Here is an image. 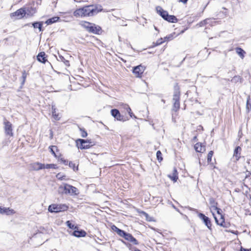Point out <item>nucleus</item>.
I'll return each mask as SVG.
<instances>
[{"instance_id": "obj_13", "label": "nucleus", "mask_w": 251, "mask_h": 251, "mask_svg": "<svg viewBox=\"0 0 251 251\" xmlns=\"http://www.w3.org/2000/svg\"><path fill=\"white\" fill-rule=\"evenodd\" d=\"M111 114L113 117L118 121H123V116L120 114L119 111L116 109H112Z\"/></svg>"}, {"instance_id": "obj_10", "label": "nucleus", "mask_w": 251, "mask_h": 251, "mask_svg": "<svg viewBox=\"0 0 251 251\" xmlns=\"http://www.w3.org/2000/svg\"><path fill=\"white\" fill-rule=\"evenodd\" d=\"M11 17H16L17 19H21L26 16L25 10L24 8H21L16 12L10 14Z\"/></svg>"}, {"instance_id": "obj_21", "label": "nucleus", "mask_w": 251, "mask_h": 251, "mask_svg": "<svg viewBox=\"0 0 251 251\" xmlns=\"http://www.w3.org/2000/svg\"><path fill=\"white\" fill-rule=\"evenodd\" d=\"M168 177L174 182L176 181L178 179V176L176 169H174L172 174L168 175Z\"/></svg>"}, {"instance_id": "obj_53", "label": "nucleus", "mask_w": 251, "mask_h": 251, "mask_svg": "<svg viewBox=\"0 0 251 251\" xmlns=\"http://www.w3.org/2000/svg\"><path fill=\"white\" fill-rule=\"evenodd\" d=\"M154 29H155L156 30H157V28L155 26H154Z\"/></svg>"}, {"instance_id": "obj_2", "label": "nucleus", "mask_w": 251, "mask_h": 251, "mask_svg": "<svg viewBox=\"0 0 251 251\" xmlns=\"http://www.w3.org/2000/svg\"><path fill=\"white\" fill-rule=\"evenodd\" d=\"M59 193L65 194L78 195L79 194L78 189L72 185L68 184H63L59 187Z\"/></svg>"}, {"instance_id": "obj_30", "label": "nucleus", "mask_w": 251, "mask_h": 251, "mask_svg": "<svg viewBox=\"0 0 251 251\" xmlns=\"http://www.w3.org/2000/svg\"><path fill=\"white\" fill-rule=\"evenodd\" d=\"M69 167L72 168L74 171H76L78 170V165L76 166L75 164L74 163L72 162H70L69 163Z\"/></svg>"}, {"instance_id": "obj_11", "label": "nucleus", "mask_w": 251, "mask_h": 251, "mask_svg": "<svg viewBox=\"0 0 251 251\" xmlns=\"http://www.w3.org/2000/svg\"><path fill=\"white\" fill-rule=\"evenodd\" d=\"M198 216L200 218V219H201V220H202L203 221V222L204 223V224L205 225V226L209 229H211V222H210L209 218L208 217L205 216L202 213H199L198 214Z\"/></svg>"}, {"instance_id": "obj_36", "label": "nucleus", "mask_w": 251, "mask_h": 251, "mask_svg": "<svg viewBox=\"0 0 251 251\" xmlns=\"http://www.w3.org/2000/svg\"><path fill=\"white\" fill-rule=\"evenodd\" d=\"M56 177L57 179H59V180H63V179H65V176H64L63 174L62 173H58L56 175Z\"/></svg>"}, {"instance_id": "obj_19", "label": "nucleus", "mask_w": 251, "mask_h": 251, "mask_svg": "<svg viewBox=\"0 0 251 251\" xmlns=\"http://www.w3.org/2000/svg\"><path fill=\"white\" fill-rule=\"evenodd\" d=\"M51 110H52V115L53 118L55 120H59L60 119V117L58 114L56 113V108L55 107V104H52L51 105Z\"/></svg>"}, {"instance_id": "obj_33", "label": "nucleus", "mask_w": 251, "mask_h": 251, "mask_svg": "<svg viewBox=\"0 0 251 251\" xmlns=\"http://www.w3.org/2000/svg\"><path fill=\"white\" fill-rule=\"evenodd\" d=\"M133 238V236L131 234H129V233H126V235H125V239L128 241H130L132 239V238Z\"/></svg>"}, {"instance_id": "obj_56", "label": "nucleus", "mask_w": 251, "mask_h": 251, "mask_svg": "<svg viewBox=\"0 0 251 251\" xmlns=\"http://www.w3.org/2000/svg\"><path fill=\"white\" fill-rule=\"evenodd\" d=\"M248 173L249 174V175H251V173L250 172H248Z\"/></svg>"}, {"instance_id": "obj_5", "label": "nucleus", "mask_w": 251, "mask_h": 251, "mask_svg": "<svg viewBox=\"0 0 251 251\" xmlns=\"http://www.w3.org/2000/svg\"><path fill=\"white\" fill-rule=\"evenodd\" d=\"M68 208V206L65 204H52L49 206L48 210L51 213H58L65 211Z\"/></svg>"}, {"instance_id": "obj_25", "label": "nucleus", "mask_w": 251, "mask_h": 251, "mask_svg": "<svg viewBox=\"0 0 251 251\" xmlns=\"http://www.w3.org/2000/svg\"><path fill=\"white\" fill-rule=\"evenodd\" d=\"M32 25L34 28H38L39 29V31H42V24L40 22H35L32 24Z\"/></svg>"}, {"instance_id": "obj_9", "label": "nucleus", "mask_w": 251, "mask_h": 251, "mask_svg": "<svg viewBox=\"0 0 251 251\" xmlns=\"http://www.w3.org/2000/svg\"><path fill=\"white\" fill-rule=\"evenodd\" d=\"M145 70V67L141 65L134 67L133 69V73L136 77H141L142 75Z\"/></svg>"}, {"instance_id": "obj_34", "label": "nucleus", "mask_w": 251, "mask_h": 251, "mask_svg": "<svg viewBox=\"0 0 251 251\" xmlns=\"http://www.w3.org/2000/svg\"><path fill=\"white\" fill-rule=\"evenodd\" d=\"M27 73H26L25 71H24L22 72V78H23V81L22 82V84H24L25 82L26 76H27Z\"/></svg>"}, {"instance_id": "obj_41", "label": "nucleus", "mask_w": 251, "mask_h": 251, "mask_svg": "<svg viewBox=\"0 0 251 251\" xmlns=\"http://www.w3.org/2000/svg\"><path fill=\"white\" fill-rule=\"evenodd\" d=\"M125 108L126 109L127 111L128 112L130 117H132L133 116V113L131 112V108L127 105H125Z\"/></svg>"}, {"instance_id": "obj_37", "label": "nucleus", "mask_w": 251, "mask_h": 251, "mask_svg": "<svg viewBox=\"0 0 251 251\" xmlns=\"http://www.w3.org/2000/svg\"><path fill=\"white\" fill-rule=\"evenodd\" d=\"M213 155V151H210L207 155V162H210L211 161L212 157Z\"/></svg>"}, {"instance_id": "obj_6", "label": "nucleus", "mask_w": 251, "mask_h": 251, "mask_svg": "<svg viewBox=\"0 0 251 251\" xmlns=\"http://www.w3.org/2000/svg\"><path fill=\"white\" fill-rule=\"evenodd\" d=\"M76 144L78 149L81 150L89 149L94 145L91 140L81 139L76 140Z\"/></svg>"}, {"instance_id": "obj_29", "label": "nucleus", "mask_w": 251, "mask_h": 251, "mask_svg": "<svg viewBox=\"0 0 251 251\" xmlns=\"http://www.w3.org/2000/svg\"><path fill=\"white\" fill-rule=\"evenodd\" d=\"M66 224L70 228L74 229H77V226L74 224H72L70 221H67L66 222Z\"/></svg>"}, {"instance_id": "obj_45", "label": "nucleus", "mask_w": 251, "mask_h": 251, "mask_svg": "<svg viewBox=\"0 0 251 251\" xmlns=\"http://www.w3.org/2000/svg\"><path fill=\"white\" fill-rule=\"evenodd\" d=\"M61 163H63L65 165H67L68 161L64 158H61L60 159Z\"/></svg>"}, {"instance_id": "obj_32", "label": "nucleus", "mask_w": 251, "mask_h": 251, "mask_svg": "<svg viewBox=\"0 0 251 251\" xmlns=\"http://www.w3.org/2000/svg\"><path fill=\"white\" fill-rule=\"evenodd\" d=\"M164 42H165L164 40H163V39L162 38H160V39L157 40L155 43H153L154 46L160 45Z\"/></svg>"}, {"instance_id": "obj_42", "label": "nucleus", "mask_w": 251, "mask_h": 251, "mask_svg": "<svg viewBox=\"0 0 251 251\" xmlns=\"http://www.w3.org/2000/svg\"><path fill=\"white\" fill-rule=\"evenodd\" d=\"M210 21V19H206L200 23V26H203L209 23V21Z\"/></svg>"}, {"instance_id": "obj_46", "label": "nucleus", "mask_w": 251, "mask_h": 251, "mask_svg": "<svg viewBox=\"0 0 251 251\" xmlns=\"http://www.w3.org/2000/svg\"><path fill=\"white\" fill-rule=\"evenodd\" d=\"M112 228L113 230H114L115 232H116L117 233V230H120V229L118 228L117 226H112Z\"/></svg>"}, {"instance_id": "obj_12", "label": "nucleus", "mask_w": 251, "mask_h": 251, "mask_svg": "<svg viewBox=\"0 0 251 251\" xmlns=\"http://www.w3.org/2000/svg\"><path fill=\"white\" fill-rule=\"evenodd\" d=\"M15 211L9 207H1L0 206V214H6V215H11L14 214Z\"/></svg>"}, {"instance_id": "obj_55", "label": "nucleus", "mask_w": 251, "mask_h": 251, "mask_svg": "<svg viewBox=\"0 0 251 251\" xmlns=\"http://www.w3.org/2000/svg\"><path fill=\"white\" fill-rule=\"evenodd\" d=\"M63 60H65V59L64 58V57H62V60L63 61Z\"/></svg>"}, {"instance_id": "obj_20", "label": "nucleus", "mask_w": 251, "mask_h": 251, "mask_svg": "<svg viewBox=\"0 0 251 251\" xmlns=\"http://www.w3.org/2000/svg\"><path fill=\"white\" fill-rule=\"evenodd\" d=\"M45 53L44 52H41L37 56V59L39 61L45 63L47 61L45 57Z\"/></svg>"}, {"instance_id": "obj_23", "label": "nucleus", "mask_w": 251, "mask_h": 251, "mask_svg": "<svg viewBox=\"0 0 251 251\" xmlns=\"http://www.w3.org/2000/svg\"><path fill=\"white\" fill-rule=\"evenodd\" d=\"M236 52L242 59L244 58L246 52L240 48H237L236 49Z\"/></svg>"}, {"instance_id": "obj_7", "label": "nucleus", "mask_w": 251, "mask_h": 251, "mask_svg": "<svg viewBox=\"0 0 251 251\" xmlns=\"http://www.w3.org/2000/svg\"><path fill=\"white\" fill-rule=\"evenodd\" d=\"M180 92L178 90L176 89L173 95L174 105L173 110L177 111L180 107L179 103Z\"/></svg>"}, {"instance_id": "obj_39", "label": "nucleus", "mask_w": 251, "mask_h": 251, "mask_svg": "<svg viewBox=\"0 0 251 251\" xmlns=\"http://www.w3.org/2000/svg\"><path fill=\"white\" fill-rule=\"evenodd\" d=\"M161 152L160 151H158L156 152V157L158 161H161L162 160V157H161Z\"/></svg>"}, {"instance_id": "obj_52", "label": "nucleus", "mask_w": 251, "mask_h": 251, "mask_svg": "<svg viewBox=\"0 0 251 251\" xmlns=\"http://www.w3.org/2000/svg\"><path fill=\"white\" fill-rule=\"evenodd\" d=\"M231 233L235 234V232L234 231H230Z\"/></svg>"}, {"instance_id": "obj_50", "label": "nucleus", "mask_w": 251, "mask_h": 251, "mask_svg": "<svg viewBox=\"0 0 251 251\" xmlns=\"http://www.w3.org/2000/svg\"><path fill=\"white\" fill-rule=\"evenodd\" d=\"M197 140V136H194L193 139V141L195 142Z\"/></svg>"}, {"instance_id": "obj_40", "label": "nucleus", "mask_w": 251, "mask_h": 251, "mask_svg": "<svg viewBox=\"0 0 251 251\" xmlns=\"http://www.w3.org/2000/svg\"><path fill=\"white\" fill-rule=\"evenodd\" d=\"M140 213L141 214H142L143 215H144L145 217H146V219L147 221H151V219H150V217L149 216V215L147 213H146L144 211H141L140 212Z\"/></svg>"}, {"instance_id": "obj_31", "label": "nucleus", "mask_w": 251, "mask_h": 251, "mask_svg": "<svg viewBox=\"0 0 251 251\" xmlns=\"http://www.w3.org/2000/svg\"><path fill=\"white\" fill-rule=\"evenodd\" d=\"M79 130H80L81 136L82 137L85 138L87 136V133L84 129L82 128H79Z\"/></svg>"}, {"instance_id": "obj_51", "label": "nucleus", "mask_w": 251, "mask_h": 251, "mask_svg": "<svg viewBox=\"0 0 251 251\" xmlns=\"http://www.w3.org/2000/svg\"><path fill=\"white\" fill-rule=\"evenodd\" d=\"M134 251H141L139 249H136V250H135Z\"/></svg>"}, {"instance_id": "obj_47", "label": "nucleus", "mask_w": 251, "mask_h": 251, "mask_svg": "<svg viewBox=\"0 0 251 251\" xmlns=\"http://www.w3.org/2000/svg\"><path fill=\"white\" fill-rule=\"evenodd\" d=\"M241 251H251L250 249H245L242 247L241 248Z\"/></svg>"}, {"instance_id": "obj_24", "label": "nucleus", "mask_w": 251, "mask_h": 251, "mask_svg": "<svg viewBox=\"0 0 251 251\" xmlns=\"http://www.w3.org/2000/svg\"><path fill=\"white\" fill-rule=\"evenodd\" d=\"M59 19V18L58 17H52L51 18H50V19H48L46 22V23L47 25H50V24H53L54 23L56 22L57 21H58Z\"/></svg>"}, {"instance_id": "obj_49", "label": "nucleus", "mask_w": 251, "mask_h": 251, "mask_svg": "<svg viewBox=\"0 0 251 251\" xmlns=\"http://www.w3.org/2000/svg\"><path fill=\"white\" fill-rule=\"evenodd\" d=\"M188 0H179L180 1L184 3H185L187 2Z\"/></svg>"}, {"instance_id": "obj_18", "label": "nucleus", "mask_w": 251, "mask_h": 251, "mask_svg": "<svg viewBox=\"0 0 251 251\" xmlns=\"http://www.w3.org/2000/svg\"><path fill=\"white\" fill-rule=\"evenodd\" d=\"M214 218L216 223L218 225L222 226H225L224 225L225 223V219L224 216L222 215H220V216H219V219H218V218L215 216H214Z\"/></svg>"}, {"instance_id": "obj_27", "label": "nucleus", "mask_w": 251, "mask_h": 251, "mask_svg": "<svg viewBox=\"0 0 251 251\" xmlns=\"http://www.w3.org/2000/svg\"><path fill=\"white\" fill-rule=\"evenodd\" d=\"M57 168L56 165L54 164H44V169H56Z\"/></svg>"}, {"instance_id": "obj_26", "label": "nucleus", "mask_w": 251, "mask_h": 251, "mask_svg": "<svg viewBox=\"0 0 251 251\" xmlns=\"http://www.w3.org/2000/svg\"><path fill=\"white\" fill-rule=\"evenodd\" d=\"M50 152L51 153L55 156L56 157V155L55 154V151H57V148L55 146H51L49 147Z\"/></svg>"}, {"instance_id": "obj_43", "label": "nucleus", "mask_w": 251, "mask_h": 251, "mask_svg": "<svg viewBox=\"0 0 251 251\" xmlns=\"http://www.w3.org/2000/svg\"><path fill=\"white\" fill-rule=\"evenodd\" d=\"M130 242L134 245L138 244V242L137 240L134 237L132 238V239L130 241Z\"/></svg>"}, {"instance_id": "obj_16", "label": "nucleus", "mask_w": 251, "mask_h": 251, "mask_svg": "<svg viewBox=\"0 0 251 251\" xmlns=\"http://www.w3.org/2000/svg\"><path fill=\"white\" fill-rule=\"evenodd\" d=\"M86 233L83 230H78V228L75 229L72 235L77 237H81L85 236Z\"/></svg>"}, {"instance_id": "obj_54", "label": "nucleus", "mask_w": 251, "mask_h": 251, "mask_svg": "<svg viewBox=\"0 0 251 251\" xmlns=\"http://www.w3.org/2000/svg\"><path fill=\"white\" fill-rule=\"evenodd\" d=\"M154 29H155L156 30H157V28L155 26H154Z\"/></svg>"}, {"instance_id": "obj_28", "label": "nucleus", "mask_w": 251, "mask_h": 251, "mask_svg": "<svg viewBox=\"0 0 251 251\" xmlns=\"http://www.w3.org/2000/svg\"><path fill=\"white\" fill-rule=\"evenodd\" d=\"M209 202L211 204V208H216V206L217 205V203L215 202L214 200L212 198L210 199L209 200Z\"/></svg>"}, {"instance_id": "obj_1", "label": "nucleus", "mask_w": 251, "mask_h": 251, "mask_svg": "<svg viewBox=\"0 0 251 251\" xmlns=\"http://www.w3.org/2000/svg\"><path fill=\"white\" fill-rule=\"evenodd\" d=\"M101 9H98L93 5H88L76 10L74 12V15L76 17L92 16L101 11Z\"/></svg>"}, {"instance_id": "obj_48", "label": "nucleus", "mask_w": 251, "mask_h": 251, "mask_svg": "<svg viewBox=\"0 0 251 251\" xmlns=\"http://www.w3.org/2000/svg\"><path fill=\"white\" fill-rule=\"evenodd\" d=\"M64 63H65V65H66V66H69V61H68V60H65V61H64Z\"/></svg>"}, {"instance_id": "obj_44", "label": "nucleus", "mask_w": 251, "mask_h": 251, "mask_svg": "<svg viewBox=\"0 0 251 251\" xmlns=\"http://www.w3.org/2000/svg\"><path fill=\"white\" fill-rule=\"evenodd\" d=\"M212 210H215L217 211V213L218 215V216H220V215H222L221 213H220V211H221V209L220 208H218L217 206H216V208H213L212 209Z\"/></svg>"}, {"instance_id": "obj_15", "label": "nucleus", "mask_w": 251, "mask_h": 251, "mask_svg": "<svg viewBox=\"0 0 251 251\" xmlns=\"http://www.w3.org/2000/svg\"><path fill=\"white\" fill-rule=\"evenodd\" d=\"M195 151L198 152H203L205 151V147L201 143H198L194 146Z\"/></svg>"}, {"instance_id": "obj_38", "label": "nucleus", "mask_w": 251, "mask_h": 251, "mask_svg": "<svg viewBox=\"0 0 251 251\" xmlns=\"http://www.w3.org/2000/svg\"><path fill=\"white\" fill-rule=\"evenodd\" d=\"M117 233L121 237H124L126 234V232L121 229L117 230Z\"/></svg>"}, {"instance_id": "obj_35", "label": "nucleus", "mask_w": 251, "mask_h": 251, "mask_svg": "<svg viewBox=\"0 0 251 251\" xmlns=\"http://www.w3.org/2000/svg\"><path fill=\"white\" fill-rule=\"evenodd\" d=\"M175 34V33H173V34H171L169 35L168 36H166L164 39V41H165L167 40H172L174 38Z\"/></svg>"}, {"instance_id": "obj_4", "label": "nucleus", "mask_w": 251, "mask_h": 251, "mask_svg": "<svg viewBox=\"0 0 251 251\" xmlns=\"http://www.w3.org/2000/svg\"><path fill=\"white\" fill-rule=\"evenodd\" d=\"M157 13L164 20L171 23L177 22L176 18L173 15H169L167 11L164 10L161 7L158 6L156 7Z\"/></svg>"}, {"instance_id": "obj_8", "label": "nucleus", "mask_w": 251, "mask_h": 251, "mask_svg": "<svg viewBox=\"0 0 251 251\" xmlns=\"http://www.w3.org/2000/svg\"><path fill=\"white\" fill-rule=\"evenodd\" d=\"M4 132L6 136L12 137L13 136L12 125L6 120L3 122Z\"/></svg>"}, {"instance_id": "obj_14", "label": "nucleus", "mask_w": 251, "mask_h": 251, "mask_svg": "<svg viewBox=\"0 0 251 251\" xmlns=\"http://www.w3.org/2000/svg\"><path fill=\"white\" fill-rule=\"evenodd\" d=\"M30 166L31 169L34 171H39L44 169V164L38 162L31 164Z\"/></svg>"}, {"instance_id": "obj_3", "label": "nucleus", "mask_w": 251, "mask_h": 251, "mask_svg": "<svg viewBox=\"0 0 251 251\" xmlns=\"http://www.w3.org/2000/svg\"><path fill=\"white\" fill-rule=\"evenodd\" d=\"M79 24L89 32L97 34L99 33L101 29L100 26L88 22L81 21Z\"/></svg>"}, {"instance_id": "obj_22", "label": "nucleus", "mask_w": 251, "mask_h": 251, "mask_svg": "<svg viewBox=\"0 0 251 251\" xmlns=\"http://www.w3.org/2000/svg\"><path fill=\"white\" fill-rule=\"evenodd\" d=\"M26 16V18L31 17L33 15V14L35 13V11L33 8H28L25 10Z\"/></svg>"}, {"instance_id": "obj_17", "label": "nucleus", "mask_w": 251, "mask_h": 251, "mask_svg": "<svg viewBox=\"0 0 251 251\" xmlns=\"http://www.w3.org/2000/svg\"><path fill=\"white\" fill-rule=\"evenodd\" d=\"M241 151V148L239 146L237 147L234 150L233 153V158L235 159L236 161H238L240 158Z\"/></svg>"}]
</instances>
